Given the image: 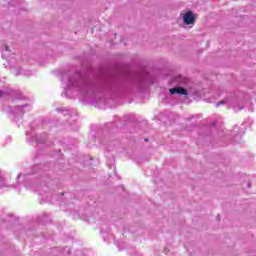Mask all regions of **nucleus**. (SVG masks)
<instances>
[{
    "instance_id": "nucleus-5",
    "label": "nucleus",
    "mask_w": 256,
    "mask_h": 256,
    "mask_svg": "<svg viewBox=\"0 0 256 256\" xmlns=\"http://www.w3.org/2000/svg\"><path fill=\"white\" fill-rule=\"evenodd\" d=\"M218 105H223V101L219 102Z\"/></svg>"
},
{
    "instance_id": "nucleus-3",
    "label": "nucleus",
    "mask_w": 256,
    "mask_h": 256,
    "mask_svg": "<svg viewBox=\"0 0 256 256\" xmlns=\"http://www.w3.org/2000/svg\"><path fill=\"white\" fill-rule=\"evenodd\" d=\"M170 95H187V89L183 87H175L169 90Z\"/></svg>"
},
{
    "instance_id": "nucleus-1",
    "label": "nucleus",
    "mask_w": 256,
    "mask_h": 256,
    "mask_svg": "<svg viewBox=\"0 0 256 256\" xmlns=\"http://www.w3.org/2000/svg\"><path fill=\"white\" fill-rule=\"evenodd\" d=\"M120 59L127 61V63H131L132 65H141L145 63V57L139 54L120 55Z\"/></svg>"
},
{
    "instance_id": "nucleus-2",
    "label": "nucleus",
    "mask_w": 256,
    "mask_h": 256,
    "mask_svg": "<svg viewBox=\"0 0 256 256\" xmlns=\"http://www.w3.org/2000/svg\"><path fill=\"white\" fill-rule=\"evenodd\" d=\"M182 21L184 25H188V27H193L196 22L195 13L193 11H187L182 16Z\"/></svg>"
},
{
    "instance_id": "nucleus-4",
    "label": "nucleus",
    "mask_w": 256,
    "mask_h": 256,
    "mask_svg": "<svg viewBox=\"0 0 256 256\" xmlns=\"http://www.w3.org/2000/svg\"><path fill=\"white\" fill-rule=\"evenodd\" d=\"M0 51L2 53L3 59L9 57L11 55V49L6 44H2L0 47Z\"/></svg>"
}]
</instances>
